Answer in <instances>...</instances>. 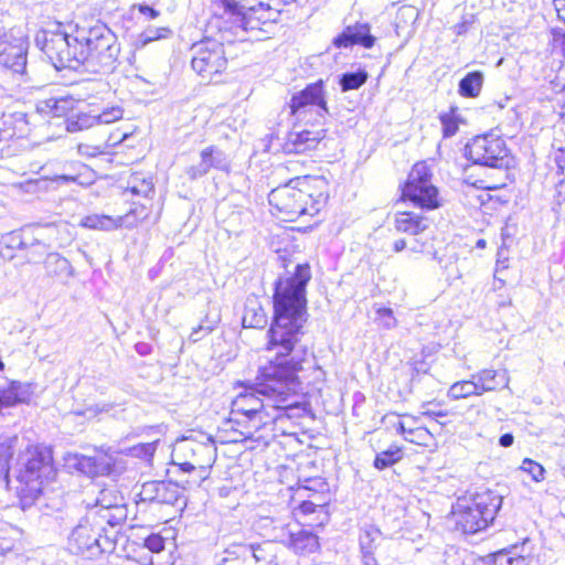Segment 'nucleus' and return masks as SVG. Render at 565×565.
<instances>
[{
    "mask_svg": "<svg viewBox=\"0 0 565 565\" xmlns=\"http://www.w3.org/2000/svg\"><path fill=\"white\" fill-rule=\"evenodd\" d=\"M157 444L158 441L137 445L131 449L132 455L138 458L150 459L156 452Z\"/></svg>",
    "mask_w": 565,
    "mask_h": 565,
    "instance_id": "nucleus-47",
    "label": "nucleus"
},
{
    "mask_svg": "<svg viewBox=\"0 0 565 565\" xmlns=\"http://www.w3.org/2000/svg\"><path fill=\"white\" fill-rule=\"evenodd\" d=\"M94 527L92 520L86 515L73 527L67 539V548L72 554L95 558L106 551V546L100 542L99 530L96 531Z\"/></svg>",
    "mask_w": 565,
    "mask_h": 565,
    "instance_id": "nucleus-12",
    "label": "nucleus"
},
{
    "mask_svg": "<svg viewBox=\"0 0 565 565\" xmlns=\"http://www.w3.org/2000/svg\"><path fill=\"white\" fill-rule=\"evenodd\" d=\"M220 4H222L224 12L220 19L216 20V26L220 30V25H228L232 21H230V12L231 13H239L242 9H245L244 6H239L237 0H216Z\"/></svg>",
    "mask_w": 565,
    "mask_h": 565,
    "instance_id": "nucleus-42",
    "label": "nucleus"
},
{
    "mask_svg": "<svg viewBox=\"0 0 565 565\" xmlns=\"http://www.w3.org/2000/svg\"><path fill=\"white\" fill-rule=\"evenodd\" d=\"M323 88V81L319 79L294 94L289 103L291 114L306 121H310L309 115H315L313 120L319 124L328 114Z\"/></svg>",
    "mask_w": 565,
    "mask_h": 565,
    "instance_id": "nucleus-11",
    "label": "nucleus"
},
{
    "mask_svg": "<svg viewBox=\"0 0 565 565\" xmlns=\"http://www.w3.org/2000/svg\"><path fill=\"white\" fill-rule=\"evenodd\" d=\"M55 181L57 184H68V183H79L83 184L82 181H79V174H61L55 177Z\"/></svg>",
    "mask_w": 565,
    "mask_h": 565,
    "instance_id": "nucleus-55",
    "label": "nucleus"
},
{
    "mask_svg": "<svg viewBox=\"0 0 565 565\" xmlns=\"http://www.w3.org/2000/svg\"><path fill=\"white\" fill-rule=\"evenodd\" d=\"M11 90L10 88L4 87L3 85H0V96H4L8 94V92Z\"/></svg>",
    "mask_w": 565,
    "mask_h": 565,
    "instance_id": "nucleus-64",
    "label": "nucleus"
},
{
    "mask_svg": "<svg viewBox=\"0 0 565 565\" xmlns=\"http://www.w3.org/2000/svg\"><path fill=\"white\" fill-rule=\"evenodd\" d=\"M28 44L22 40L0 44V67L22 78L26 75Z\"/></svg>",
    "mask_w": 565,
    "mask_h": 565,
    "instance_id": "nucleus-13",
    "label": "nucleus"
},
{
    "mask_svg": "<svg viewBox=\"0 0 565 565\" xmlns=\"http://www.w3.org/2000/svg\"><path fill=\"white\" fill-rule=\"evenodd\" d=\"M43 53L57 70H83L107 74L116 70L120 47L116 34L104 23L77 28L75 34L45 32Z\"/></svg>",
    "mask_w": 565,
    "mask_h": 565,
    "instance_id": "nucleus-2",
    "label": "nucleus"
},
{
    "mask_svg": "<svg viewBox=\"0 0 565 565\" xmlns=\"http://www.w3.org/2000/svg\"><path fill=\"white\" fill-rule=\"evenodd\" d=\"M362 554H363V564L364 565H376V559L374 558L373 556V551H370V550H365V551H362Z\"/></svg>",
    "mask_w": 565,
    "mask_h": 565,
    "instance_id": "nucleus-60",
    "label": "nucleus"
},
{
    "mask_svg": "<svg viewBox=\"0 0 565 565\" xmlns=\"http://www.w3.org/2000/svg\"><path fill=\"white\" fill-rule=\"evenodd\" d=\"M483 74L480 71H473L468 73L458 85L459 94L463 97L473 98L477 97L482 88Z\"/></svg>",
    "mask_w": 565,
    "mask_h": 565,
    "instance_id": "nucleus-27",
    "label": "nucleus"
},
{
    "mask_svg": "<svg viewBox=\"0 0 565 565\" xmlns=\"http://www.w3.org/2000/svg\"><path fill=\"white\" fill-rule=\"evenodd\" d=\"M491 565H529V559L512 550H502L492 555Z\"/></svg>",
    "mask_w": 565,
    "mask_h": 565,
    "instance_id": "nucleus-39",
    "label": "nucleus"
},
{
    "mask_svg": "<svg viewBox=\"0 0 565 565\" xmlns=\"http://www.w3.org/2000/svg\"><path fill=\"white\" fill-rule=\"evenodd\" d=\"M502 502L503 497L491 490L458 500L452 511L455 529L463 534L486 530L493 523Z\"/></svg>",
    "mask_w": 565,
    "mask_h": 565,
    "instance_id": "nucleus-5",
    "label": "nucleus"
},
{
    "mask_svg": "<svg viewBox=\"0 0 565 565\" xmlns=\"http://www.w3.org/2000/svg\"><path fill=\"white\" fill-rule=\"evenodd\" d=\"M55 471L51 450L41 446H29L19 455L17 479L20 482L22 500L34 501L42 493L45 482L53 480Z\"/></svg>",
    "mask_w": 565,
    "mask_h": 565,
    "instance_id": "nucleus-4",
    "label": "nucleus"
},
{
    "mask_svg": "<svg viewBox=\"0 0 565 565\" xmlns=\"http://www.w3.org/2000/svg\"><path fill=\"white\" fill-rule=\"evenodd\" d=\"M172 30L167 26H148L145 31H142L138 36V42L141 46H145L153 41L167 39L171 36Z\"/></svg>",
    "mask_w": 565,
    "mask_h": 565,
    "instance_id": "nucleus-41",
    "label": "nucleus"
},
{
    "mask_svg": "<svg viewBox=\"0 0 565 565\" xmlns=\"http://www.w3.org/2000/svg\"><path fill=\"white\" fill-rule=\"evenodd\" d=\"M76 467L85 475H106L110 471V465L104 457H76Z\"/></svg>",
    "mask_w": 565,
    "mask_h": 565,
    "instance_id": "nucleus-26",
    "label": "nucleus"
},
{
    "mask_svg": "<svg viewBox=\"0 0 565 565\" xmlns=\"http://www.w3.org/2000/svg\"><path fill=\"white\" fill-rule=\"evenodd\" d=\"M231 162L226 153L217 147L210 146L200 152V161L189 167L185 171L191 180L204 177L212 168L228 171Z\"/></svg>",
    "mask_w": 565,
    "mask_h": 565,
    "instance_id": "nucleus-14",
    "label": "nucleus"
},
{
    "mask_svg": "<svg viewBox=\"0 0 565 565\" xmlns=\"http://www.w3.org/2000/svg\"><path fill=\"white\" fill-rule=\"evenodd\" d=\"M323 138V129H295L288 134L284 149L288 153H305L309 150L316 149Z\"/></svg>",
    "mask_w": 565,
    "mask_h": 565,
    "instance_id": "nucleus-17",
    "label": "nucleus"
},
{
    "mask_svg": "<svg viewBox=\"0 0 565 565\" xmlns=\"http://www.w3.org/2000/svg\"><path fill=\"white\" fill-rule=\"evenodd\" d=\"M97 125L95 114L81 113L72 115L66 119V130L68 132H77Z\"/></svg>",
    "mask_w": 565,
    "mask_h": 565,
    "instance_id": "nucleus-36",
    "label": "nucleus"
},
{
    "mask_svg": "<svg viewBox=\"0 0 565 565\" xmlns=\"http://www.w3.org/2000/svg\"><path fill=\"white\" fill-rule=\"evenodd\" d=\"M479 396L486 392L495 391L499 387H507L510 381L507 370L483 369L472 374Z\"/></svg>",
    "mask_w": 565,
    "mask_h": 565,
    "instance_id": "nucleus-19",
    "label": "nucleus"
},
{
    "mask_svg": "<svg viewBox=\"0 0 565 565\" xmlns=\"http://www.w3.org/2000/svg\"><path fill=\"white\" fill-rule=\"evenodd\" d=\"M203 440L183 438L173 449V462L184 472H198L196 482L209 477V470L216 459V447L211 436H202Z\"/></svg>",
    "mask_w": 565,
    "mask_h": 565,
    "instance_id": "nucleus-6",
    "label": "nucleus"
},
{
    "mask_svg": "<svg viewBox=\"0 0 565 565\" xmlns=\"http://www.w3.org/2000/svg\"><path fill=\"white\" fill-rule=\"evenodd\" d=\"M289 547L299 555H310L320 548L317 533L309 529H300L289 534Z\"/></svg>",
    "mask_w": 565,
    "mask_h": 565,
    "instance_id": "nucleus-20",
    "label": "nucleus"
},
{
    "mask_svg": "<svg viewBox=\"0 0 565 565\" xmlns=\"http://www.w3.org/2000/svg\"><path fill=\"white\" fill-rule=\"evenodd\" d=\"M295 0H269V2L265 3V6L269 9V11L275 12V18L279 15L281 11V7L285 4H290Z\"/></svg>",
    "mask_w": 565,
    "mask_h": 565,
    "instance_id": "nucleus-53",
    "label": "nucleus"
},
{
    "mask_svg": "<svg viewBox=\"0 0 565 565\" xmlns=\"http://www.w3.org/2000/svg\"><path fill=\"white\" fill-rule=\"evenodd\" d=\"M267 324V316L264 309L258 306L257 308H246L243 316V326L245 328L262 329Z\"/></svg>",
    "mask_w": 565,
    "mask_h": 565,
    "instance_id": "nucleus-40",
    "label": "nucleus"
},
{
    "mask_svg": "<svg viewBox=\"0 0 565 565\" xmlns=\"http://www.w3.org/2000/svg\"><path fill=\"white\" fill-rule=\"evenodd\" d=\"M249 559L254 558L259 565H279L278 550L279 545L273 541H264L258 544L247 545Z\"/></svg>",
    "mask_w": 565,
    "mask_h": 565,
    "instance_id": "nucleus-23",
    "label": "nucleus"
},
{
    "mask_svg": "<svg viewBox=\"0 0 565 565\" xmlns=\"http://www.w3.org/2000/svg\"><path fill=\"white\" fill-rule=\"evenodd\" d=\"M455 28H456V32L458 34H461V33H463L466 31V24L465 23L457 24Z\"/></svg>",
    "mask_w": 565,
    "mask_h": 565,
    "instance_id": "nucleus-63",
    "label": "nucleus"
},
{
    "mask_svg": "<svg viewBox=\"0 0 565 565\" xmlns=\"http://www.w3.org/2000/svg\"><path fill=\"white\" fill-rule=\"evenodd\" d=\"M513 441H514V437H513V435H512V434H510V433L503 434V435L499 438V445H500L501 447H504V448L512 446Z\"/></svg>",
    "mask_w": 565,
    "mask_h": 565,
    "instance_id": "nucleus-59",
    "label": "nucleus"
},
{
    "mask_svg": "<svg viewBox=\"0 0 565 565\" xmlns=\"http://www.w3.org/2000/svg\"><path fill=\"white\" fill-rule=\"evenodd\" d=\"M466 157L475 164L508 169L511 163L504 139L492 134L476 136L466 146Z\"/></svg>",
    "mask_w": 565,
    "mask_h": 565,
    "instance_id": "nucleus-10",
    "label": "nucleus"
},
{
    "mask_svg": "<svg viewBox=\"0 0 565 565\" xmlns=\"http://www.w3.org/2000/svg\"><path fill=\"white\" fill-rule=\"evenodd\" d=\"M44 268L49 277L61 282H66L74 275V269L68 259L58 253L47 254L44 259Z\"/></svg>",
    "mask_w": 565,
    "mask_h": 565,
    "instance_id": "nucleus-21",
    "label": "nucleus"
},
{
    "mask_svg": "<svg viewBox=\"0 0 565 565\" xmlns=\"http://www.w3.org/2000/svg\"><path fill=\"white\" fill-rule=\"evenodd\" d=\"M214 330V323L200 324L194 328L189 337L191 342H198Z\"/></svg>",
    "mask_w": 565,
    "mask_h": 565,
    "instance_id": "nucleus-50",
    "label": "nucleus"
},
{
    "mask_svg": "<svg viewBox=\"0 0 565 565\" xmlns=\"http://www.w3.org/2000/svg\"><path fill=\"white\" fill-rule=\"evenodd\" d=\"M127 191L132 195L148 198L153 192V183L150 178L136 172L127 181Z\"/></svg>",
    "mask_w": 565,
    "mask_h": 565,
    "instance_id": "nucleus-28",
    "label": "nucleus"
},
{
    "mask_svg": "<svg viewBox=\"0 0 565 565\" xmlns=\"http://www.w3.org/2000/svg\"><path fill=\"white\" fill-rule=\"evenodd\" d=\"M18 436H0V472L8 476L10 471V461L14 454V447L18 443Z\"/></svg>",
    "mask_w": 565,
    "mask_h": 565,
    "instance_id": "nucleus-30",
    "label": "nucleus"
},
{
    "mask_svg": "<svg viewBox=\"0 0 565 565\" xmlns=\"http://www.w3.org/2000/svg\"><path fill=\"white\" fill-rule=\"evenodd\" d=\"M371 28L367 23H355L348 25L344 30L332 40V44L337 49L352 47L361 45L371 49L375 43V36L370 32Z\"/></svg>",
    "mask_w": 565,
    "mask_h": 565,
    "instance_id": "nucleus-16",
    "label": "nucleus"
},
{
    "mask_svg": "<svg viewBox=\"0 0 565 565\" xmlns=\"http://www.w3.org/2000/svg\"><path fill=\"white\" fill-rule=\"evenodd\" d=\"M377 315L381 317V318H387L388 320L385 321V326L387 328H392L393 326H395V318L393 317V310L390 309V308H380L377 310Z\"/></svg>",
    "mask_w": 565,
    "mask_h": 565,
    "instance_id": "nucleus-56",
    "label": "nucleus"
},
{
    "mask_svg": "<svg viewBox=\"0 0 565 565\" xmlns=\"http://www.w3.org/2000/svg\"><path fill=\"white\" fill-rule=\"evenodd\" d=\"M382 422L386 425H390L392 426L393 428L396 429V433L404 436L405 440L409 441V443H413L414 439L412 437H408L406 436V427H405V424L399 419V415L397 414H394V413H391V414H386Z\"/></svg>",
    "mask_w": 565,
    "mask_h": 565,
    "instance_id": "nucleus-45",
    "label": "nucleus"
},
{
    "mask_svg": "<svg viewBox=\"0 0 565 565\" xmlns=\"http://www.w3.org/2000/svg\"><path fill=\"white\" fill-rule=\"evenodd\" d=\"M444 137H451L458 131L457 120L448 114L440 115Z\"/></svg>",
    "mask_w": 565,
    "mask_h": 565,
    "instance_id": "nucleus-49",
    "label": "nucleus"
},
{
    "mask_svg": "<svg viewBox=\"0 0 565 565\" xmlns=\"http://www.w3.org/2000/svg\"><path fill=\"white\" fill-rule=\"evenodd\" d=\"M143 545L152 553H160L164 550L166 541L160 534L152 533L145 539Z\"/></svg>",
    "mask_w": 565,
    "mask_h": 565,
    "instance_id": "nucleus-48",
    "label": "nucleus"
},
{
    "mask_svg": "<svg viewBox=\"0 0 565 565\" xmlns=\"http://www.w3.org/2000/svg\"><path fill=\"white\" fill-rule=\"evenodd\" d=\"M295 514L297 516H309L311 514H318V516L312 521L318 525H322L323 522L328 519L326 508L323 504H317L309 500H303L296 509Z\"/></svg>",
    "mask_w": 565,
    "mask_h": 565,
    "instance_id": "nucleus-35",
    "label": "nucleus"
},
{
    "mask_svg": "<svg viewBox=\"0 0 565 565\" xmlns=\"http://www.w3.org/2000/svg\"><path fill=\"white\" fill-rule=\"evenodd\" d=\"M276 20L275 12L269 11L265 2L259 0L257 6L242 9L239 13L230 12V21L232 22L228 25L226 23L220 25L221 38L227 41L228 44L236 40L244 41L248 32L260 31L262 24Z\"/></svg>",
    "mask_w": 565,
    "mask_h": 565,
    "instance_id": "nucleus-8",
    "label": "nucleus"
},
{
    "mask_svg": "<svg viewBox=\"0 0 565 565\" xmlns=\"http://www.w3.org/2000/svg\"><path fill=\"white\" fill-rule=\"evenodd\" d=\"M135 8H137L138 11L149 20H154L160 15L158 10L145 3L136 4Z\"/></svg>",
    "mask_w": 565,
    "mask_h": 565,
    "instance_id": "nucleus-52",
    "label": "nucleus"
},
{
    "mask_svg": "<svg viewBox=\"0 0 565 565\" xmlns=\"http://www.w3.org/2000/svg\"><path fill=\"white\" fill-rule=\"evenodd\" d=\"M428 431L423 428H407L406 436L412 437L414 439L413 443H416V438L422 439L426 436Z\"/></svg>",
    "mask_w": 565,
    "mask_h": 565,
    "instance_id": "nucleus-57",
    "label": "nucleus"
},
{
    "mask_svg": "<svg viewBox=\"0 0 565 565\" xmlns=\"http://www.w3.org/2000/svg\"><path fill=\"white\" fill-rule=\"evenodd\" d=\"M558 18L565 22V0H553Z\"/></svg>",
    "mask_w": 565,
    "mask_h": 565,
    "instance_id": "nucleus-58",
    "label": "nucleus"
},
{
    "mask_svg": "<svg viewBox=\"0 0 565 565\" xmlns=\"http://www.w3.org/2000/svg\"><path fill=\"white\" fill-rule=\"evenodd\" d=\"M86 516H89L93 524L100 530L103 523L116 526L124 522L126 519V509L125 507H115V509L89 510Z\"/></svg>",
    "mask_w": 565,
    "mask_h": 565,
    "instance_id": "nucleus-24",
    "label": "nucleus"
},
{
    "mask_svg": "<svg viewBox=\"0 0 565 565\" xmlns=\"http://www.w3.org/2000/svg\"><path fill=\"white\" fill-rule=\"evenodd\" d=\"M73 99L67 97L62 98H49L42 103L39 110L45 114H50L53 117L65 116L73 108Z\"/></svg>",
    "mask_w": 565,
    "mask_h": 565,
    "instance_id": "nucleus-31",
    "label": "nucleus"
},
{
    "mask_svg": "<svg viewBox=\"0 0 565 565\" xmlns=\"http://www.w3.org/2000/svg\"><path fill=\"white\" fill-rule=\"evenodd\" d=\"M84 227L98 231H113L120 227V221L108 215H88L82 222Z\"/></svg>",
    "mask_w": 565,
    "mask_h": 565,
    "instance_id": "nucleus-34",
    "label": "nucleus"
},
{
    "mask_svg": "<svg viewBox=\"0 0 565 565\" xmlns=\"http://www.w3.org/2000/svg\"><path fill=\"white\" fill-rule=\"evenodd\" d=\"M406 241L404 238H399L393 243V249L394 252L399 253L406 248Z\"/></svg>",
    "mask_w": 565,
    "mask_h": 565,
    "instance_id": "nucleus-61",
    "label": "nucleus"
},
{
    "mask_svg": "<svg viewBox=\"0 0 565 565\" xmlns=\"http://www.w3.org/2000/svg\"><path fill=\"white\" fill-rule=\"evenodd\" d=\"M395 228L401 233L418 235L428 227L427 220L414 212H397L394 217Z\"/></svg>",
    "mask_w": 565,
    "mask_h": 565,
    "instance_id": "nucleus-22",
    "label": "nucleus"
},
{
    "mask_svg": "<svg viewBox=\"0 0 565 565\" xmlns=\"http://www.w3.org/2000/svg\"><path fill=\"white\" fill-rule=\"evenodd\" d=\"M381 535L379 529L374 526L365 527L360 535L361 551H373V542Z\"/></svg>",
    "mask_w": 565,
    "mask_h": 565,
    "instance_id": "nucleus-44",
    "label": "nucleus"
},
{
    "mask_svg": "<svg viewBox=\"0 0 565 565\" xmlns=\"http://www.w3.org/2000/svg\"><path fill=\"white\" fill-rule=\"evenodd\" d=\"M249 550L239 544L224 551V556L216 565H249Z\"/></svg>",
    "mask_w": 565,
    "mask_h": 565,
    "instance_id": "nucleus-32",
    "label": "nucleus"
},
{
    "mask_svg": "<svg viewBox=\"0 0 565 565\" xmlns=\"http://www.w3.org/2000/svg\"><path fill=\"white\" fill-rule=\"evenodd\" d=\"M429 404L430 403L423 404V406H422V408H423L422 415L423 416L437 419L439 417H446L448 415V413L446 411H441V409L436 411V409L429 408L428 407Z\"/></svg>",
    "mask_w": 565,
    "mask_h": 565,
    "instance_id": "nucleus-54",
    "label": "nucleus"
},
{
    "mask_svg": "<svg viewBox=\"0 0 565 565\" xmlns=\"http://www.w3.org/2000/svg\"><path fill=\"white\" fill-rule=\"evenodd\" d=\"M328 190L326 178L305 175L271 190L268 201L288 221H295L302 215L318 214L327 203Z\"/></svg>",
    "mask_w": 565,
    "mask_h": 565,
    "instance_id": "nucleus-3",
    "label": "nucleus"
},
{
    "mask_svg": "<svg viewBox=\"0 0 565 565\" xmlns=\"http://www.w3.org/2000/svg\"><path fill=\"white\" fill-rule=\"evenodd\" d=\"M521 468L524 471L529 472L532 476L533 480H535V481H540V480L544 479V472H545L544 468L540 463H537L531 459H524Z\"/></svg>",
    "mask_w": 565,
    "mask_h": 565,
    "instance_id": "nucleus-46",
    "label": "nucleus"
},
{
    "mask_svg": "<svg viewBox=\"0 0 565 565\" xmlns=\"http://www.w3.org/2000/svg\"><path fill=\"white\" fill-rule=\"evenodd\" d=\"M122 500V497L118 495L114 489H103L94 503H87V505L92 507L90 510L115 509V507H125L121 503Z\"/></svg>",
    "mask_w": 565,
    "mask_h": 565,
    "instance_id": "nucleus-33",
    "label": "nucleus"
},
{
    "mask_svg": "<svg viewBox=\"0 0 565 565\" xmlns=\"http://www.w3.org/2000/svg\"><path fill=\"white\" fill-rule=\"evenodd\" d=\"M31 132V122L24 111H13L2 115L0 121V140L25 138Z\"/></svg>",
    "mask_w": 565,
    "mask_h": 565,
    "instance_id": "nucleus-18",
    "label": "nucleus"
},
{
    "mask_svg": "<svg viewBox=\"0 0 565 565\" xmlns=\"http://www.w3.org/2000/svg\"><path fill=\"white\" fill-rule=\"evenodd\" d=\"M402 200L425 210L440 206L438 189L431 183V172L425 162L413 166L402 188Z\"/></svg>",
    "mask_w": 565,
    "mask_h": 565,
    "instance_id": "nucleus-9",
    "label": "nucleus"
},
{
    "mask_svg": "<svg viewBox=\"0 0 565 565\" xmlns=\"http://www.w3.org/2000/svg\"><path fill=\"white\" fill-rule=\"evenodd\" d=\"M142 501L174 505L181 499V490L171 481H148L140 492Z\"/></svg>",
    "mask_w": 565,
    "mask_h": 565,
    "instance_id": "nucleus-15",
    "label": "nucleus"
},
{
    "mask_svg": "<svg viewBox=\"0 0 565 565\" xmlns=\"http://www.w3.org/2000/svg\"><path fill=\"white\" fill-rule=\"evenodd\" d=\"M403 456L402 447L391 445L386 450L376 454L373 466L379 470H384L401 461Z\"/></svg>",
    "mask_w": 565,
    "mask_h": 565,
    "instance_id": "nucleus-29",
    "label": "nucleus"
},
{
    "mask_svg": "<svg viewBox=\"0 0 565 565\" xmlns=\"http://www.w3.org/2000/svg\"><path fill=\"white\" fill-rule=\"evenodd\" d=\"M116 221H120V227H127V228H132L138 223V220L135 215L134 210H131L130 212H128L127 214H125L122 216L116 217Z\"/></svg>",
    "mask_w": 565,
    "mask_h": 565,
    "instance_id": "nucleus-51",
    "label": "nucleus"
},
{
    "mask_svg": "<svg viewBox=\"0 0 565 565\" xmlns=\"http://www.w3.org/2000/svg\"><path fill=\"white\" fill-rule=\"evenodd\" d=\"M448 396L452 399L479 396L475 380L471 377L467 381H459L454 383L448 390Z\"/></svg>",
    "mask_w": 565,
    "mask_h": 565,
    "instance_id": "nucleus-37",
    "label": "nucleus"
},
{
    "mask_svg": "<svg viewBox=\"0 0 565 565\" xmlns=\"http://www.w3.org/2000/svg\"><path fill=\"white\" fill-rule=\"evenodd\" d=\"M14 236H19L20 238H22L20 234H14V233L11 234L10 237H9L10 247H18L19 248V239H12V237H14Z\"/></svg>",
    "mask_w": 565,
    "mask_h": 565,
    "instance_id": "nucleus-62",
    "label": "nucleus"
},
{
    "mask_svg": "<svg viewBox=\"0 0 565 565\" xmlns=\"http://www.w3.org/2000/svg\"><path fill=\"white\" fill-rule=\"evenodd\" d=\"M122 115L124 110L120 107L115 106L106 108L99 114H95V117L97 119V125H108L121 119Z\"/></svg>",
    "mask_w": 565,
    "mask_h": 565,
    "instance_id": "nucleus-43",
    "label": "nucleus"
},
{
    "mask_svg": "<svg viewBox=\"0 0 565 565\" xmlns=\"http://www.w3.org/2000/svg\"><path fill=\"white\" fill-rule=\"evenodd\" d=\"M310 278V266L298 264L292 276L280 277L275 282L274 321L268 330L267 350L277 351L276 361L260 369L256 388L239 393L231 405L228 425L245 439L298 405L297 372L305 362L300 355L307 352L296 350L295 344L306 320V286Z\"/></svg>",
    "mask_w": 565,
    "mask_h": 565,
    "instance_id": "nucleus-1",
    "label": "nucleus"
},
{
    "mask_svg": "<svg viewBox=\"0 0 565 565\" xmlns=\"http://www.w3.org/2000/svg\"><path fill=\"white\" fill-rule=\"evenodd\" d=\"M12 239H19V248L25 250V257L29 263H39L42 257L51 252V244L42 242L39 237L28 242L26 239L20 238L19 236L12 237Z\"/></svg>",
    "mask_w": 565,
    "mask_h": 565,
    "instance_id": "nucleus-25",
    "label": "nucleus"
},
{
    "mask_svg": "<svg viewBox=\"0 0 565 565\" xmlns=\"http://www.w3.org/2000/svg\"><path fill=\"white\" fill-rule=\"evenodd\" d=\"M225 43L221 33L218 38H205L191 47V65L202 79L211 82L214 75L221 74L227 66Z\"/></svg>",
    "mask_w": 565,
    "mask_h": 565,
    "instance_id": "nucleus-7",
    "label": "nucleus"
},
{
    "mask_svg": "<svg viewBox=\"0 0 565 565\" xmlns=\"http://www.w3.org/2000/svg\"><path fill=\"white\" fill-rule=\"evenodd\" d=\"M367 72L364 70L348 72L341 75L339 84L343 92L358 89L367 81Z\"/></svg>",
    "mask_w": 565,
    "mask_h": 565,
    "instance_id": "nucleus-38",
    "label": "nucleus"
}]
</instances>
